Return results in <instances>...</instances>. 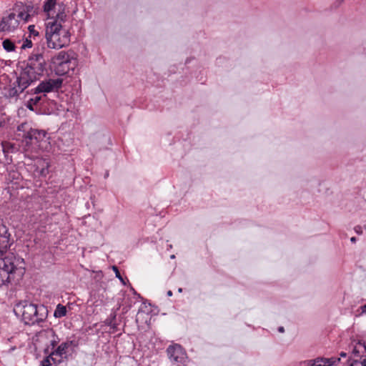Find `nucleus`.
I'll list each match as a JSON object with an SVG mask.
<instances>
[{
  "label": "nucleus",
  "mask_w": 366,
  "mask_h": 366,
  "mask_svg": "<svg viewBox=\"0 0 366 366\" xmlns=\"http://www.w3.org/2000/svg\"><path fill=\"white\" fill-rule=\"evenodd\" d=\"M178 292H182V288H179V289L178 290Z\"/></svg>",
  "instance_id": "58836bf2"
},
{
  "label": "nucleus",
  "mask_w": 366,
  "mask_h": 366,
  "mask_svg": "<svg viewBox=\"0 0 366 366\" xmlns=\"http://www.w3.org/2000/svg\"><path fill=\"white\" fill-rule=\"evenodd\" d=\"M32 47V41L30 39H28L27 38L24 40L23 44L21 45V49H25L26 48H31Z\"/></svg>",
  "instance_id": "393cba45"
},
{
  "label": "nucleus",
  "mask_w": 366,
  "mask_h": 366,
  "mask_svg": "<svg viewBox=\"0 0 366 366\" xmlns=\"http://www.w3.org/2000/svg\"><path fill=\"white\" fill-rule=\"evenodd\" d=\"M113 270L115 272L116 277H117L123 285H126V282L123 277H122L117 266H113Z\"/></svg>",
  "instance_id": "5701e85b"
},
{
  "label": "nucleus",
  "mask_w": 366,
  "mask_h": 366,
  "mask_svg": "<svg viewBox=\"0 0 366 366\" xmlns=\"http://www.w3.org/2000/svg\"><path fill=\"white\" fill-rule=\"evenodd\" d=\"M3 48L8 52L14 51L15 50L14 44L9 39H5L3 43Z\"/></svg>",
  "instance_id": "a211bd4d"
},
{
  "label": "nucleus",
  "mask_w": 366,
  "mask_h": 366,
  "mask_svg": "<svg viewBox=\"0 0 366 366\" xmlns=\"http://www.w3.org/2000/svg\"><path fill=\"white\" fill-rule=\"evenodd\" d=\"M75 65V61L74 62H65V63H59L58 64L54 65V71L55 73L59 76H62L69 73L70 69L73 70L74 66Z\"/></svg>",
  "instance_id": "9b49d317"
},
{
  "label": "nucleus",
  "mask_w": 366,
  "mask_h": 366,
  "mask_svg": "<svg viewBox=\"0 0 366 366\" xmlns=\"http://www.w3.org/2000/svg\"><path fill=\"white\" fill-rule=\"evenodd\" d=\"M16 316L21 315L25 325H34L44 322L48 316L47 307L44 305H36L27 300L20 301L14 308Z\"/></svg>",
  "instance_id": "f03ea898"
},
{
  "label": "nucleus",
  "mask_w": 366,
  "mask_h": 366,
  "mask_svg": "<svg viewBox=\"0 0 366 366\" xmlns=\"http://www.w3.org/2000/svg\"><path fill=\"white\" fill-rule=\"evenodd\" d=\"M28 29H29V34H30V36L31 35H33L34 36H39V32L37 31H36L34 25L29 26Z\"/></svg>",
  "instance_id": "b1692460"
},
{
  "label": "nucleus",
  "mask_w": 366,
  "mask_h": 366,
  "mask_svg": "<svg viewBox=\"0 0 366 366\" xmlns=\"http://www.w3.org/2000/svg\"><path fill=\"white\" fill-rule=\"evenodd\" d=\"M340 357H347V353H346V352H342L340 353Z\"/></svg>",
  "instance_id": "c9c22d12"
},
{
  "label": "nucleus",
  "mask_w": 366,
  "mask_h": 366,
  "mask_svg": "<svg viewBox=\"0 0 366 366\" xmlns=\"http://www.w3.org/2000/svg\"><path fill=\"white\" fill-rule=\"evenodd\" d=\"M23 259L16 257L13 253L0 251V288L10 282L12 275Z\"/></svg>",
  "instance_id": "39448f33"
},
{
  "label": "nucleus",
  "mask_w": 366,
  "mask_h": 366,
  "mask_svg": "<svg viewBox=\"0 0 366 366\" xmlns=\"http://www.w3.org/2000/svg\"><path fill=\"white\" fill-rule=\"evenodd\" d=\"M58 11L55 19L48 22L46 30L47 46L50 49H59L70 41V34L67 30L62 29L61 22L66 20V15L63 5H58Z\"/></svg>",
  "instance_id": "f257e3e1"
},
{
  "label": "nucleus",
  "mask_w": 366,
  "mask_h": 366,
  "mask_svg": "<svg viewBox=\"0 0 366 366\" xmlns=\"http://www.w3.org/2000/svg\"><path fill=\"white\" fill-rule=\"evenodd\" d=\"M15 136L16 140L25 143L26 146L41 147L42 142L46 143L49 139L45 130L34 129L27 122L22 123L17 127Z\"/></svg>",
  "instance_id": "20e7f679"
},
{
  "label": "nucleus",
  "mask_w": 366,
  "mask_h": 366,
  "mask_svg": "<svg viewBox=\"0 0 366 366\" xmlns=\"http://www.w3.org/2000/svg\"><path fill=\"white\" fill-rule=\"evenodd\" d=\"M69 61H72V60L69 57V54L64 51L59 52L58 54L55 56L52 59L54 65L58 64L59 63H65Z\"/></svg>",
  "instance_id": "4468645a"
},
{
  "label": "nucleus",
  "mask_w": 366,
  "mask_h": 366,
  "mask_svg": "<svg viewBox=\"0 0 366 366\" xmlns=\"http://www.w3.org/2000/svg\"><path fill=\"white\" fill-rule=\"evenodd\" d=\"M108 176H109V172H107L105 173L104 177H105V178H107Z\"/></svg>",
  "instance_id": "4c0bfd02"
},
{
  "label": "nucleus",
  "mask_w": 366,
  "mask_h": 366,
  "mask_svg": "<svg viewBox=\"0 0 366 366\" xmlns=\"http://www.w3.org/2000/svg\"><path fill=\"white\" fill-rule=\"evenodd\" d=\"M57 343H58V340H53L51 341V345L53 348L56 346Z\"/></svg>",
  "instance_id": "2f4dec72"
},
{
  "label": "nucleus",
  "mask_w": 366,
  "mask_h": 366,
  "mask_svg": "<svg viewBox=\"0 0 366 366\" xmlns=\"http://www.w3.org/2000/svg\"><path fill=\"white\" fill-rule=\"evenodd\" d=\"M4 97H6V99H9V98L13 97H19V93H16V92L9 93V95H7L6 93H5Z\"/></svg>",
  "instance_id": "c756f323"
},
{
  "label": "nucleus",
  "mask_w": 366,
  "mask_h": 366,
  "mask_svg": "<svg viewBox=\"0 0 366 366\" xmlns=\"http://www.w3.org/2000/svg\"><path fill=\"white\" fill-rule=\"evenodd\" d=\"M66 312L67 311L65 306L62 305L61 304H58L56 310H54V316L56 318H61L66 316Z\"/></svg>",
  "instance_id": "2eb2a0df"
},
{
  "label": "nucleus",
  "mask_w": 366,
  "mask_h": 366,
  "mask_svg": "<svg viewBox=\"0 0 366 366\" xmlns=\"http://www.w3.org/2000/svg\"><path fill=\"white\" fill-rule=\"evenodd\" d=\"M167 295L168 297H171V296H172V292L171 290H169L167 292Z\"/></svg>",
  "instance_id": "e433bc0d"
},
{
  "label": "nucleus",
  "mask_w": 366,
  "mask_h": 366,
  "mask_svg": "<svg viewBox=\"0 0 366 366\" xmlns=\"http://www.w3.org/2000/svg\"><path fill=\"white\" fill-rule=\"evenodd\" d=\"M309 366V365H308Z\"/></svg>",
  "instance_id": "37998d69"
},
{
  "label": "nucleus",
  "mask_w": 366,
  "mask_h": 366,
  "mask_svg": "<svg viewBox=\"0 0 366 366\" xmlns=\"http://www.w3.org/2000/svg\"><path fill=\"white\" fill-rule=\"evenodd\" d=\"M340 360V358H323V366H332L337 361L339 362Z\"/></svg>",
  "instance_id": "6ab92c4d"
},
{
  "label": "nucleus",
  "mask_w": 366,
  "mask_h": 366,
  "mask_svg": "<svg viewBox=\"0 0 366 366\" xmlns=\"http://www.w3.org/2000/svg\"><path fill=\"white\" fill-rule=\"evenodd\" d=\"M18 16L21 19H24L25 21H27L28 19L30 16L29 14L25 13V12H20Z\"/></svg>",
  "instance_id": "bb28decb"
},
{
  "label": "nucleus",
  "mask_w": 366,
  "mask_h": 366,
  "mask_svg": "<svg viewBox=\"0 0 366 366\" xmlns=\"http://www.w3.org/2000/svg\"><path fill=\"white\" fill-rule=\"evenodd\" d=\"M58 0H46L44 5V11L47 13L48 16L52 15L51 19H54V15L56 14V6Z\"/></svg>",
  "instance_id": "ddd939ff"
},
{
  "label": "nucleus",
  "mask_w": 366,
  "mask_h": 366,
  "mask_svg": "<svg viewBox=\"0 0 366 366\" xmlns=\"http://www.w3.org/2000/svg\"><path fill=\"white\" fill-rule=\"evenodd\" d=\"M350 241H351V242H352V243H355V242H356V241H357V239H356V237H351V238H350Z\"/></svg>",
  "instance_id": "72a5a7b5"
},
{
  "label": "nucleus",
  "mask_w": 366,
  "mask_h": 366,
  "mask_svg": "<svg viewBox=\"0 0 366 366\" xmlns=\"http://www.w3.org/2000/svg\"><path fill=\"white\" fill-rule=\"evenodd\" d=\"M116 317V313L112 312L110 316L105 320V324L113 330L116 329L117 327V324L115 322Z\"/></svg>",
  "instance_id": "dca6fc26"
},
{
  "label": "nucleus",
  "mask_w": 366,
  "mask_h": 366,
  "mask_svg": "<svg viewBox=\"0 0 366 366\" xmlns=\"http://www.w3.org/2000/svg\"><path fill=\"white\" fill-rule=\"evenodd\" d=\"M33 94H38L39 93H36V92H34V93H32Z\"/></svg>",
  "instance_id": "a19ab883"
},
{
  "label": "nucleus",
  "mask_w": 366,
  "mask_h": 366,
  "mask_svg": "<svg viewBox=\"0 0 366 366\" xmlns=\"http://www.w3.org/2000/svg\"><path fill=\"white\" fill-rule=\"evenodd\" d=\"M53 355H49L46 357L41 362V366H51L50 360L51 359L53 361H55V359L52 357Z\"/></svg>",
  "instance_id": "aec40b11"
},
{
  "label": "nucleus",
  "mask_w": 366,
  "mask_h": 366,
  "mask_svg": "<svg viewBox=\"0 0 366 366\" xmlns=\"http://www.w3.org/2000/svg\"><path fill=\"white\" fill-rule=\"evenodd\" d=\"M350 366H366V359L365 358L363 360H355L350 363Z\"/></svg>",
  "instance_id": "412c9836"
},
{
  "label": "nucleus",
  "mask_w": 366,
  "mask_h": 366,
  "mask_svg": "<svg viewBox=\"0 0 366 366\" xmlns=\"http://www.w3.org/2000/svg\"><path fill=\"white\" fill-rule=\"evenodd\" d=\"M10 234L4 224H0V251L6 252L11 246Z\"/></svg>",
  "instance_id": "9d476101"
},
{
  "label": "nucleus",
  "mask_w": 366,
  "mask_h": 366,
  "mask_svg": "<svg viewBox=\"0 0 366 366\" xmlns=\"http://www.w3.org/2000/svg\"><path fill=\"white\" fill-rule=\"evenodd\" d=\"M278 331L280 332H285V328L283 327H279Z\"/></svg>",
  "instance_id": "f704fd0d"
},
{
  "label": "nucleus",
  "mask_w": 366,
  "mask_h": 366,
  "mask_svg": "<svg viewBox=\"0 0 366 366\" xmlns=\"http://www.w3.org/2000/svg\"><path fill=\"white\" fill-rule=\"evenodd\" d=\"M62 82L63 79L59 77L56 79H49L40 83L39 86L35 89L34 92H43L57 90L61 88Z\"/></svg>",
  "instance_id": "6e6552de"
},
{
  "label": "nucleus",
  "mask_w": 366,
  "mask_h": 366,
  "mask_svg": "<svg viewBox=\"0 0 366 366\" xmlns=\"http://www.w3.org/2000/svg\"><path fill=\"white\" fill-rule=\"evenodd\" d=\"M354 229L357 234H361L362 233V227L360 225L355 227Z\"/></svg>",
  "instance_id": "c85d7f7f"
},
{
  "label": "nucleus",
  "mask_w": 366,
  "mask_h": 366,
  "mask_svg": "<svg viewBox=\"0 0 366 366\" xmlns=\"http://www.w3.org/2000/svg\"><path fill=\"white\" fill-rule=\"evenodd\" d=\"M167 357L175 366L184 365L187 362V355L184 348L179 344L169 345L167 349Z\"/></svg>",
  "instance_id": "0eeeda50"
},
{
  "label": "nucleus",
  "mask_w": 366,
  "mask_h": 366,
  "mask_svg": "<svg viewBox=\"0 0 366 366\" xmlns=\"http://www.w3.org/2000/svg\"><path fill=\"white\" fill-rule=\"evenodd\" d=\"M59 93H43V95H36L28 100L26 107L29 109L34 111V106H57L59 104L58 99H60Z\"/></svg>",
  "instance_id": "423d86ee"
},
{
  "label": "nucleus",
  "mask_w": 366,
  "mask_h": 366,
  "mask_svg": "<svg viewBox=\"0 0 366 366\" xmlns=\"http://www.w3.org/2000/svg\"><path fill=\"white\" fill-rule=\"evenodd\" d=\"M46 61L41 53L31 54L27 59L26 66L17 79L19 88L23 92L31 82L43 74Z\"/></svg>",
  "instance_id": "7ed1b4c3"
},
{
  "label": "nucleus",
  "mask_w": 366,
  "mask_h": 366,
  "mask_svg": "<svg viewBox=\"0 0 366 366\" xmlns=\"http://www.w3.org/2000/svg\"><path fill=\"white\" fill-rule=\"evenodd\" d=\"M358 346L360 347H361V350L363 351V352H366V342L363 341H359L358 342Z\"/></svg>",
  "instance_id": "cd10ccee"
},
{
  "label": "nucleus",
  "mask_w": 366,
  "mask_h": 366,
  "mask_svg": "<svg viewBox=\"0 0 366 366\" xmlns=\"http://www.w3.org/2000/svg\"><path fill=\"white\" fill-rule=\"evenodd\" d=\"M359 310H360V313L359 315L366 313V304L360 307Z\"/></svg>",
  "instance_id": "7c9ffc66"
},
{
  "label": "nucleus",
  "mask_w": 366,
  "mask_h": 366,
  "mask_svg": "<svg viewBox=\"0 0 366 366\" xmlns=\"http://www.w3.org/2000/svg\"><path fill=\"white\" fill-rule=\"evenodd\" d=\"M1 147L3 152L6 156V153L13 152L16 149L15 146L10 142H2Z\"/></svg>",
  "instance_id": "f3484780"
},
{
  "label": "nucleus",
  "mask_w": 366,
  "mask_h": 366,
  "mask_svg": "<svg viewBox=\"0 0 366 366\" xmlns=\"http://www.w3.org/2000/svg\"><path fill=\"white\" fill-rule=\"evenodd\" d=\"M360 352H363V351L361 350V347H360L358 346V342H357V345L354 347V348L352 350V354L355 356H359Z\"/></svg>",
  "instance_id": "a878e982"
},
{
  "label": "nucleus",
  "mask_w": 366,
  "mask_h": 366,
  "mask_svg": "<svg viewBox=\"0 0 366 366\" xmlns=\"http://www.w3.org/2000/svg\"><path fill=\"white\" fill-rule=\"evenodd\" d=\"M309 366H323V358H317L314 360H310Z\"/></svg>",
  "instance_id": "4be33fe9"
},
{
  "label": "nucleus",
  "mask_w": 366,
  "mask_h": 366,
  "mask_svg": "<svg viewBox=\"0 0 366 366\" xmlns=\"http://www.w3.org/2000/svg\"><path fill=\"white\" fill-rule=\"evenodd\" d=\"M19 26V21L15 14L11 13L8 16L2 18L0 21V31H11Z\"/></svg>",
  "instance_id": "1a4fd4ad"
},
{
  "label": "nucleus",
  "mask_w": 366,
  "mask_h": 366,
  "mask_svg": "<svg viewBox=\"0 0 366 366\" xmlns=\"http://www.w3.org/2000/svg\"><path fill=\"white\" fill-rule=\"evenodd\" d=\"M171 258L172 259L174 258V254L171 255Z\"/></svg>",
  "instance_id": "ea45409f"
},
{
  "label": "nucleus",
  "mask_w": 366,
  "mask_h": 366,
  "mask_svg": "<svg viewBox=\"0 0 366 366\" xmlns=\"http://www.w3.org/2000/svg\"><path fill=\"white\" fill-rule=\"evenodd\" d=\"M5 156V158H6V160L7 161V162H11V157L9 156V153H6V156Z\"/></svg>",
  "instance_id": "473e14b6"
},
{
  "label": "nucleus",
  "mask_w": 366,
  "mask_h": 366,
  "mask_svg": "<svg viewBox=\"0 0 366 366\" xmlns=\"http://www.w3.org/2000/svg\"><path fill=\"white\" fill-rule=\"evenodd\" d=\"M72 345H76L73 340L62 342L54 351L51 352V355H57L62 357L64 355L67 353V349Z\"/></svg>",
  "instance_id": "f8f14e48"
},
{
  "label": "nucleus",
  "mask_w": 366,
  "mask_h": 366,
  "mask_svg": "<svg viewBox=\"0 0 366 366\" xmlns=\"http://www.w3.org/2000/svg\"><path fill=\"white\" fill-rule=\"evenodd\" d=\"M1 127V122H0V127Z\"/></svg>",
  "instance_id": "79ce46f5"
}]
</instances>
